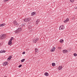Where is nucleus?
I'll return each instance as SVG.
<instances>
[{
    "label": "nucleus",
    "instance_id": "4be33fe9",
    "mask_svg": "<svg viewBox=\"0 0 77 77\" xmlns=\"http://www.w3.org/2000/svg\"><path fill=\"white\" fill-rule=\"evenodd\" d=\"M25 60V59H24L22 60H21V62H24Z\"/></svg>",
    "mask_w": 77,
    "mask_h": 77
},
{
    "label": "nucleus",
    "instance_id": "ddd939ff",
    "mask_svg": "<svg viewBox=\"0 0 77 77\" xmlns=\"http://www.w3.org/2000/svg\"><path fill=\"white\" fill-rule=\"evenodd\" d=\"M35 54H36V53H38V51H39V50L37 48L35 49Z\"/></svg>",
    "mask_w": 77,
    "mask_h": 77
},
{
    "label": "nucleus",
    "instance_id": "cd10ccee",
    "mask_svg": "<svg viewBox=\"0 0 77 77\" xmlns=\"http://www.w3.org/2000/svg\"><path fill=\"white\" fill-rule=\"evenodd\" d=\"M58 49H59L60 50V49H62V48L60 47H58Z\"/></svg>",
    "mask_w": 77,
    "mask_h": 77
},
{
    "label": "nucleus",
    "instance_id": "c756f323",
    "mask_svg": "<svg viewBox=\"0 0 77 77\" xmlns=\"http://www.w3.org/2000/svg\"><path fill=\"white\" fill-rule=\"evenodd\" d=\"M9 58L11 60V58H12V57H11V56H10L9 57Z\"/></svg>",
    "mask_w": 77,
    "mask_h": 77
},
{
    "label": "nucleus",
    "instance_id": "4468645a",
    "mask_svg": "<svg viewBox=\"0 0 77 77\" xmlns=\"http://www.w3.org/2000/svg\"><path fill=\"white\" fill-rule=\"evenodd\" d=\"M69 21V19L68 18H67L64 21V23H67Z\"/></svg>",
    "mask_w": 77,
    "mask_h": 77
},
{
    "label": "nucleus",
    "instance_id": "6e6552de",
    "mask_svg": "<svg viewBox=\"0 0 77 77\" xmlns=\"http://www.w3.org/2000/svg\"><path fill=\"white\" fill-rule=\"evenodd\" d=\"M8 64H9V63H8V61H6L3 63V65H4V66H6V65H8Z\"/></svg>",
    "mask_w": 77,
    "mask_h": 77
},
{
    "label": "nucleus",
    "instance_id": "0eeeda50",
    "mask_svg": "<svg viewBox=\"0 0 77 77\" xmlns=\"http://www.w3.org/2000/svg\"><path fill=\"white\" fill-rule=\"evenodd\" d=\"M14 23L15 26H16V27H18V24L16 20L14 21Z\"/></svg>",
    "mask_w": 77,
    "mask_h": 77
},
{
    "label": "nucleus",
    "instance_id": "a211bd4d",
    "mask_svg": "<svg viewBox=\"0 0 77 77\" xmlns=\"http://www.w3.org/2000/svg\"><path fill=\"white\" fill-rule=\"evenodd\" d=\"M58 69L59 70H60V69H62V66H59V67L58 68Z\"/></svg>",
    "mask_w": 77,
    "mask_h": 77
},
{
    "label": "nucleus",
    "instance_id": "9d476101",
    "mask_svg": "<svg viewBox=\"0 0 77 77\" xmlns=\"http://www.w3.org/2000/svg\"><path fill=\"white\" fill-rule=\"evenodd\" d=\"M56 50V48L54 47H53L51 50V51L53 52V51H54Z\"/></svg>",
    "mask_w": 77,
    "mask_h": 77
},
{
    "label": "nucleus",
    "instance_id": "f3484780",
    "mask_svg": "<svg viewBox=\"0 0 77 77\" xmlns=\"http://www.w3.org/2000/svg\"><path fill=\"white\" fill-rule=\"evenodd\" d=\"M44 75L46 76H48L49 74L48 73H47V72H46L44 73Z\"/></svg>",
    "mask_w": 77,
    "mask_h": 77
},
{
    "label": "nucleus",
    "instance_id": "2eb2a0df",
    "mask_svg": "<svg viewBox=\"0 0 77 77\" xmlns=\"http://www.w3.org/2000/svg\"><path fill=\"white\" fill-rule=\"evenodd\" d=\"M63 53H68V50H63Z\"/></svg>",
    "mask_w": 77,
    "mask_h": 77
},
{
    "label": "nucleus",
    "instance_id": "7ed1b4c3",
    "mask_svg": "<svg viewBox=\"0 0 77 77\" xmlns=\"http://www.w3.org/2000/svg\"><path fill=\"white\" fill-rule=\"evenodd\" d=\"M12 40H14V37L11 38L9 41L8 42V45H11L12 44L11 42Z\"/></svg>",
    "mask_w": 77,
    "mask_h": 77
},
{
    "label": "nucleus",
    "instance_id": "f8f14e48",
    "mask_svg": "<svg viewBox=\"0 0 77 77\" xmlns=\"http://www.w3.org/2000/svg\"><path fill=\"white\" fill-rule=\"evenodd\" d=\"M6 26V23H3L1 24H0V27H3L4 26Z\"/></svg>",
    "mask_w": 77,
    "mask_h": 77
},
{
    "label": "nucleus",
    "instance_id": "39448f33",
    "mask_svg": "<svg viewBox=\"0 0 77 77\" xmlns=\"http://www.w3.org/2000/svg\"><path fill=\"white\" fill-rule=\"evenodd\" d=\"M38 40H39V38H35L34 39H33V40L32 41L33 43H36V42H37L38 41Z\"/></svg>",
    "mask_w": 77,
    "mask_h": 77
},
{
    "label": "nucleus",
    "instance_id": "a878e982",
    "mask_svg": "<svg viewBox=\"0 0 77 77\" xmlns=\"http://www.w3.org/2000/svg\"><path fill=\"white\" fill-rule=\"evenodd\" d=\"M11 60L9 58H8L7 59V62H9V60Z\"/></svg>",
    "mask_w": 77,
    "mask_h": 77
},
{
    "label": "nucleus",
    "instance_id": "20e7f679",
    "mask_svg": "<svg viewBox=\"0 0 77 77\" xmlns=\"http://www.w3.org/2000/svg\"><path fill=\"white\" fill-rule=\"evenodd\" d=\"M31 20V18H26L24 19V21L25 22H29Z\"/></svg>",
    "mask_w": 77,
    "mask_h": 77
},
{
    "label": "nucleus",
    "instance_id": "6ab92c4d",
    "mask_svg": "<svg viewBox=\"0 0 77 77\" xmlns=\"http://www.w3.org/2000/svg\"><path fill=\"white\" fill-rule=\"evenodd\" d=\"M60 42V43L62 44V43L63 42V39H61Z\"/></svg>",
    "mask_w": 77,
    "mask_h": 77
},
{
    "label": "nucleus",
    "instance_id": "473e14b6",
    "mask_svg": "<svg viewBox=\"0 0 77 77\" xmlns=\"http://www.w3.org/2000/svg\"><path fill=\"white\" fill-rule=\"evenodd\" d=\"M1 45H2V44H1V43H0V46H1Z\"/></svg>",
    "mask_w": 77,
    "mask_h": 77
},
{
    "label": "nucleus",
    "instance_id": "72a5a7b5",
    "mask_svg": "<svg viewBox=\"0 0 77 77\" xmlns=\"http://www.w3.org/2000/svg\"><path fill=\"white\" fill-rule=\"evenodd\" d=\"M4 77H7V76H4Z\"/></svg>",
    "mask_w": 77,
    "mask_h": 77
},
{
    "label": "nucleus",
    "instance_id": "393cba45",
    "mask_svg": "<svg viewBox=\"0 0 77 77\" xmlns=\"http://www.w3.org/2000/svg\"><path fill=\"white\" fill-rule=\"evenodd\" d=\"M25 26V23H23V24H22V27H24Z\"/></svg>",
    "mask_w": 77,
    "mask_h": 77
},
{
    "label": "nucleus",
    "instance_id": "412c9836",
    "mask_svg": "<svg viewBox=\"0 0 77 77\" xmlns=\"http://www.w3.org/2000/svg\"><path fill=\"white\" fill-rule=\"evenodd\" d=\"M52 64L53 66H55V65H56V64L54 63H52Z\"/></svg>",
    "mask_w": 77,
    "mask_h": 77
},
{
    "label": "nucleus",
    "instance_id": "9b49d317",
    "mask_svg": "<svg viewBox=\"0 0 77 77\" xmlns=\"http://www.w3.org/2000/svg\"><path fill=\"white\" fill-rule=\"evenodd\" d=\"M40 21V20H39L37 19L36 20L35 23L36 24V25H38V23H39V22Z\"/></svg>",
    "mask_w": 77,
    "mask_h": 77
},
{
    "label": "nucleus",
    "instance_id": "aec40b11",
    "mask_svg": "<svg viewBox=\"0 0 77 77\" xmlns=\"http://www.w3.org/2000/svg\"><path fill=\"white\" fill-rule=\"evenodd\" d=\"M6 52V51H5L4 50H2L0 52V53H5Z\"/></svg>",
    "mask_w": 77,
    "mask_h": 77
},
{
    "label": "nucleus",
    "instance_id": "f704fd0d",
    "mask_svg": "<svg viewBox=\"0 0 77 77\" xmlns=\"http://www.w3.org/2000/svg\"><path fill=\"white\" fill-rule=\"evenodd\" d=\"M8 0V1H9V0Z\"/></svg>",
    "mask_w": 77,
    "mask_h": 77
},
{
    "label": "nucleus",
    "instance_id": "c85d7f7f",
    "mask_svg": "<svg viewBox=\"0 0 77 77\" xmlns=\"http://www.w3.org/2000/svg\"><path fill=\"white\" fill-rule=\"evenodd\" d=\"M74 56H77V54H75V53L74 54Z\"/></svg>",
    "mask_w": 77,
    "mask_h": 77
},
{
    "label": "nucleus",
    "instance_id": "f03ea898",
    "mask_svg": "<svg viewBox=\"0 0 77 77\" xmlns=\"http://www.w3.org/2000/svg\"><path fill=\"white\" fill-rule=\"evenodd\" d=\"M6 35L5 34H2L1 35H0V39L2 40V39H3L4 38H5V37H6Z\"/></svg>",
    "mask_w": 77,
    "mask_h": 77
},
{
    "label": "nucleus",
    "instance_id": "7c9ffc66",
    "mask_svg": "<svg viewBox=\"0 0 77 77\" xmlns=\"http://www.w3.org/2000/svg\"><path fill=\"white\" fill-rule=\"evenodd\" d=\"M26 53V52H25L24 51L23 53V54H25Z\"/></svg>",
    "mask_w": 77,
    "mask_h": 77
},
{
    "label": "nucleus",
    "instance_id": "bb28decb",
    "mask_svg": "<svg viewBox=\"0 0 77 77\" xmlns=\"http://www.w3.org/2000/svg\"><path fill=\"white\" fill-rule=\"evenodd\" d=\"M22 66V65H20L19 66V68H20V67H21Z\"/></svg>",
    "mask_w": 77,
    "mask_h": 77
},
{
    "label": "nucleus",
    "instance_id": "423d86ee",
    "mask_svg": "<svg viewBox=\"0 0 77 77\" xmlns=\"http://www.w3.org/2000/svg\"><path fill=\"white\" fill-rule=\"evenodd\" d=\"M65 29V26L63 25L60 26L59 27V30H63Z\"/></svg>",
    "mask_w": 77,
    "mask_h": 77
},
{
    "label": "nucleus",
    "instance_id": "f257e3e1",
    "mask_svg": "<svg viewBox=\"0 0 77 77\" xmlns=\"http://www.w3.org/2000/svg\"><path fill=\"white\" fill-rule=\"evenodd\" d=\"M21 31H22V29L21 28H19L15 31V33L18 34V33H19L21 32Z\"/></svg>",
    "mask_w": 77,
    "mask_h": 77
},
{
    "label": "nucleus",
    "instance_id": "b1692460",
    "mask_svg": "<svg viewBox=\"0 0 77 77\" xmlns=\"http://www.w3.org/2000/svg\"><path fill=\"white\" fill-rule=\"evenodd\" d=\"M8 0H4V3H6L7 2H8Z\"/></svg>",
    "mask_w": 77,
    "mask_h": 77
},
{
    "label": "nucleus",
    "instance_id": "1a4fd4ad",
    "mask_svg": "<svg viewBox=\"0 0 77 77\" xmlns=\"http://www.w3.org/2000/svg\"><path fill=\"white\" fill-rule=\"evenodd\" d=\"M32 27L31 25H29L28 26V29L30 30L29 32H31V31H32Z\"/></svg>",
    "mask_w": 77,
    "mask_h": 77
},
{
    "label": "nucleus",
    "instance_id": "2f4dec72",
    "mask_svg": "<svg viewBox=\"0 0 77 77\" xmlns=\"http://www.w3.org/2000/svg\"><path fill=\"white\" fill-rule=\"evenodd\" d=\"M75 9H77V6L75 7Z\"/></svg>",
    "mask_w": 77,
    "mask_h": 77
},
{
    "label": "nucleus",
    "instance_id": "dca6fc26",
    "mask_svg": "<svg viewBox=\"0 0 77 77\" xmlns=\"http://www.w3.org/2000/svg\"><path fill=\"white\" fill-rule=\"evenodd\" d=\"M36 14V13L35 12H33L31 14V16H33V15H34L35 14Z\"/></svg>",
    "mask_w": 77,
    "mask_h": 77
},
{
    "label": "nucleus",
    "instance_id": "5701e85b",
    "mask_svg": "<svg viewBox=\"0 0 77 77\" xmlns=\"http://www.w3.org/2000/svg\"><path fill=\"white\" fill-rule=\"evenodd\" d=\"M74 0H69L70 2H71L72 3H73L74 2Z\"/></svg>",
    "mask_w": 77,
    "mask_h": 77
}]
</instances>
